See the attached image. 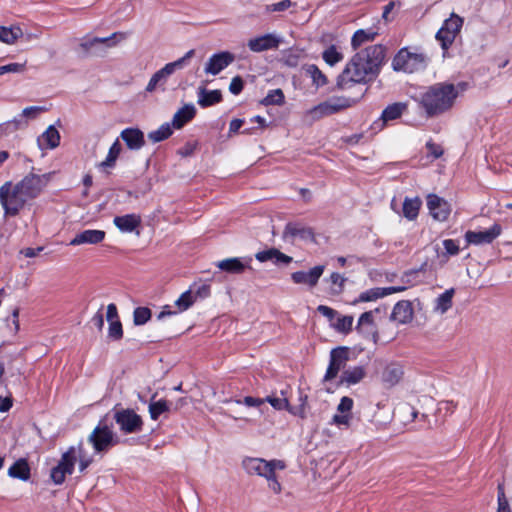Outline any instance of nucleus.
Listing matches in <instances>:
<instances>
[{
	"mask_svg": "<svg viewBox=\"0 0 512 512\" xmlns=\"http://www.w3.org/2000/svg\"><path fill=\"white\" fill-rule=\"evenodd\" d=\"M426 147L428 149V152L434 156V158H439L443 154V149L432 142H427Z\"/></svg>",
	"mask_w": 512,
	"mask_h": 512,
	"instance_id": "774afa93",
	"label": "nucleus"
},
{
	"mask_svg": "<svg viewBox=\"0 0 512 512\" xmlns=\"http://www.w3.org/2000/svg\"><path fill=\"white\" fill-rule=\"evenodd\" d=\"M454 294V288L447 289L445 292L440 294L435 299L433 311L441 315L446 313L452 307Z\"/></svg>",
	"mask_w": 512,
	"mask_h": 512,
	"instance_id": "2f4dec72",
	"label": "nucleus"
},
{
	"mask_svg": "<svg viewBox=\"0 0 512 512\" xmlns=\"http://www.w3.org/2000/svg\"><path fill=\"white\" fill-rule=\"evenodd\" d=\"M243 87L244 83L242 78L240 76H236L232 78L230 82L229 91L234 95H238L243 90Z\"/></svg>",
	"mask_w": 512,
	"mask_h": 512,
	"instance_id": "e2e57ef3",
	"label": "nucleus"
},
{
	"mask_svg": "<svg viewBox=\"0 0 512 512\" xmlns=\"http://www.w3.org/2000/svg\"><path fill=\"white\" fill-rule=\"evenodd\" d=\"M354 101L344 96H335L324 102L315 105L304 113L305 121L309 123L316 122L324 117L336 114L346 108L351 107Z\"/></svg>",
	"mask_w": 512,
	"mask_h": 512,
	"instance_id": "20e7f679",
	"label": "nucleus"
},
{
	"mask_svg": "<svg viewBox=\"0 0 512 512\" xmlns=\"http://www.w3.org/2000/svg\"><path fill=\"white\" fill-rule=\"evenodd\" d=\"M19 313L20 309L16 307L13 309L11 316L7 318V327L14 335L20 330Z\"/></svg>",
	"mask_w": 512,
	"mask_h": 512,
	"instance_id": "3c124183",
	"label": "nucleus"
},
{
	"mask_svg": "<svg viewBox=\"0 0 512 512\" xmlns=\"http://www.w3.org/2000/svg\"><path fill=\"white\" fill-rule=\"evenodd\" d=\"M497 512H512L505 496L502 485L498 486V511Z\"/></svg>",
	"mask_w": 512,
	"mask_h": 512,
	"instance_id": "bf43d9fd",
	"label": "nucleus"
},
{
	"mask_svg": "<svg viewBox=\"0 0 512 512\" xmlns=\"http://www.w3.org/2000/svg\"><path fill=\"white\" fill-rule=\"evenodd\" d=\"M291 5H292V2L290 0H282L280 2L268 5L267 10L271 11V12H280V11H284V10L290 8Z\"/></svg>",
	"mask_w": 512,
	"mask_h": 512,
	"instance_id": "69168bd1",
	"label": "nucleus"
},
{
	"mask_svg": "<svg viewBox=\"0 0 512 512\" xmlns=\"http://www.w3.org/2000/svg\"><path fill=\"white\" fill-rule=\"evenodd\" d=\"M322 57L329 66H334L343 60V54L338 51L334 45H331L325 49L322 53Z\"/></svg>",
	"mask_w": 512,
	"mask_h": 512,
	"instance_id": "a19ab883",
	"label": "nucleus"
},
{
	"mask_svg": "<svg viewBox=\"0 0 512 512\" xmlns=\"http://www.w3.org/2000/svg\"><path fill=\"white\" fill-rule=\"evenodd\" d=\"M255 258L259 262L272 261L275 264H289L292 262V257L282 253L276 248H270L264 251H259L255 254Z\"/></svg>",
	"mask_w": 512,
	"mask_h": 512,
	"instance_id": "a878e982",
	"label": "nucleus"
},
{
	"mask_svg": "<svg viewBox=\"0 0 512 512\" xmlns=\"http://www.w3.org/2000/svg\"><path fill=\"white\" fill-rule=\"evenodd\" d=\"M113 223L121 232L128 233L132 232L140 225L141 217L136 214L116 216L113 219Z\"/></svg>",
	"mask_w": 512,
	"mask_h": 512,
	"instance_id": "bb28decb",
	"label": "nucleus"
},
{
	"mask_svg": "<svg viewBox=\"0 0 512 512\" xmlns=\"http://www.w3.org/2000/svg\"><path fill=\"white\" fill-rule=\"evenodd\" d=\"M413 318V308L409 301H399L395 304L390 319L397 324L409 323Z\"/></svg>",
	"mask_w": 512,
	"mask_h": 512,
	"instance_id": "393cba45",
	"label": "nucleus"
},
{
	"mask_svg": "<svg viewBox=\"0 0 512 512\" xmlns=\"http://www.w3.org/2000/svg\"><path fill=\"white\" fill-rule=\"evenodd\" d=\"M442 244L445 250L444 255L446 256H455L460 251L458 242L453 239H445Z\"/></svg>",
	"mask_w": 512,
	"mask_h": 512,
	"instance_id": "13d9d810",
	"label": "nucleus"
},
{
	"mask_svg": "<svg viewBox=\"0 0 512 512\" xmlns=\"http://www.w3.org/2000/svg\"><path fill=\"white\" fill-rule=\"evenodd\" d=\"M22 36L23 31L19 26H0V41L5 44H14Z\"/></svg>",
	"mask_w": 512,
	"mask_h": 512,
	"instance_id": "c9c22d12",
	"label": "nucleus"
},
{
	"mask_svg": "<svg viewBox=\"0 0 512 512\" xmlns=\"http://www.w3.org/2000/svg\"><path fill=\"white\" fill-rule=\"evenodd\" d=\"M284 94L281 89L270 90L266 97L262 100V104L268 105H282L284 103Z\"/></svg>",
	"mask_w": 512,
	"mask_h": 512,
	"instance_id": "49530a36",
	"label": "nucleus"
},
{
	"mask_svg": "<svg viewBox=\"0 0 512 512\" xmlns=\"http://www.w3.org/2000/svg\"><path fill=\"white\" fill-rule=\"evenodd\" d=\"M194 53L195 51L191 49L183 57L176 61L167 63L163 68L155 72L146 86V91L151 93L158 88L165 90V84L167 83L168 78L175 71L183 69L187 64V61L193 57Z\"/></svg>",
	"mask_w": 512,
	"mask_h": 512,
	"instance_id": "0eeeda50",
	"label": "nucleus"
},
{
	"mask_svg": "<svg viewBox=\"0 0 512 512\" xmlns=\"http://www.w3.org/2000/svg\"><path fill=\"white\" fill-rule=\"evenodd\" d=\"M8 475L12 478L27 481L30 478V467L26 459H18L8 469Z\"/></svg>",
	"mask_w": 512,
	"mask_h": 512,
	"instance_id": "473e14b6",
	"label": "nucleus"
},
{
	"mask_svg": "<svg viewBox=\"0 0 512 512\" xmlns=\"http://www.w3.org/2000/svg\"><path fill=\"white\" fill-rule=\"evenodd\" d=\"M406 109V105L403 103H394L387 106L382 112V119L387 122L391 120H395L399 118L404 110Z\"/></svg>",
	"mask_w": 512,
	"mask_h": 512,
	"instance_id": "58836bf2",
	"label": "nucleus"
},
{
	"mask_svg": "<svg viewBox=\"0 0 512 512\" xmlns=\"http://www.w3.org/2000/svg\"><path fill=\"white\" fill-rule=\"evenodd\" d=\"M351 350L348 347L340 346L330 351V361L323 381L329 382L335 379L350 360Z\"/></svg>",
	"mask_w": 512,
	"mask_h": 512,
	"instance_id": "f8f14e48",
	"label": "nucleus"
},
{
	"mask_svg": "<svg viewBox=\"0 0 512 512\" xmlns=\"http://www.w3.org/2000/svg\"><path fill=\"white\" fill-rule=\"evenodd\" d=\"M427 207L432 218L444 222L451 214V205L443 198L430 194L427 196Z\"/></svg>",
	"mask_w": 512,
	"mask_h": 512,
	"instance_id": "dca6fc26",
	"label": "nucleus"
},
{
	"mask_svg": "<svg viewBox=\"0 0 512 512\" xmlns=\"http://www.w3.org/2000/svg\"><path fill=\"white\" fill-rule=\"evenodd\" d=\"M281 43L279 36L273 33L264 34L251 38L247 42L248 48L255 53L277 49Z\"/></svg>",
	"mask_w": 512,
	"mask_h": 512,
	"instance_id": "f3484780",
	"label": "nucleus"
},
{
	"mask_svg": "<svg viewBox=\"0 0 512 512\" xmlns=\"http://www.w3.org/2000/svg\"><path fill=\"white\" fill-rule=\"evenodd\" d=\"M386 57V48L376 44L356 53L346 64L338 76L337 87L341 90L353 84L366 83L373 80L380 72Z\"/></svg>",
	"mask_w": 512,
	"mask_h": 512,
	"instance_id": "f03ea898",
	"label": "nucleus"
},
{
	"mask_svg": "<svg viewBox=\"0 0 512 512\" xmlns=\"http://www.w3.org/2000/svg\"><path fill=\"white\" fill-rule=\"evenodd\" d=\"M353 399L347 396L341 398L340 403L337 406V412L351 414L353 408Z\"/></svg>",
	"mask_w": 512,
	"mask_h": 512,
	"instance_id": "680f3d73",
	"label": "nucleus"
},
{
	"mask_svg": "<svg viewBox=\"0 0 512 512\" xmlns=\"http://www.w3.org/2000/svg\"><path fill=\"white\" fill-rule=\"evenodd\" d=\"M151 310L147 307H138L133 312V321L137 326L146 324L151 318Z\"/></svg>",
	"mask_w": 512,
	"mask_h": 512,
	"instance_id": "de8ad7c7",
	"label": "nucleus"
},
{
	"mask_svg": "<svg viewBox=\"0 0 512 512\" xmlns=\"http://www.w3.org/2000/svg\"><path fill=\"white\" fill-rule=\"evenodd\" d=\"M196 114L193 104H186L179 109L173 116L172 125L176 129L182 128L187 122L191 121Z\"/></svg>",
	"mask_w": 512,
	"mask_h": 512,
	"instance_id": "c85d7f7f",
	"label": "nucleus"
},
{
	"mask_svg": "<svg viewBox=\"0 0 512 512\" xmlns=\"http://www.w3.org/2000/svg\"><path fill=\"white\" fill-rule=\"evenodd\" d=\"M24 70V65L19 63H10L4 66H0V75L5 73H17Z\"/></svg>",
	"mask_w": 512,
	"mask_h": 512,
	"instance_id": "0e129e2a",
	"label": "nucleus"
},
{
	"mask_svg": "<svg viewBox=\"0 0 512 512\" xmlns=\"http://www.w3.org/2000/svg\"><path fill=\"white\" fill-rule=\"evenodd\" d=\"M502 232L499 224H493L489 229L484 231H467L465 240L469 245H483L492 243Z\"/></svg>",
	"mask_w": 512,
	"mask_h": 512,
	"instance_id": "2eb2a0df",
	"label": "nucleus"
},
{
	"mask_svg": "<svg viewBox=\"0 0 512 512\" xmlns=\"http://www.w3.org/2000/svg\"><path fill=\"white\" fill-rule=\"evenodd\" d=\"M265 479L267 480L269 489L274 494H280L281 493L282 485L280 484V482L277 479L276 470H273L271 472V476H267V477H265Z\"/></svg>",
	"mask_w": 512,
	"mask_h": 512,
	"instance_id": "052dcab7",
	"label": "nucleus"
},
{
	"mask_svg": "<svg viewBox=\"0 0 512 512\" xmlns=\"http://www.w3.org/2000/svg\"><path fill=\"white\" fill-rule=\"evenodd\" d=\"M252 257L226 258L216 263V267L231 274H241L245 269L251 268Z\"/></svg>",
	"mask_w": 512,
	"mask_h": 512,
	"instance_id": "6ab92c4d",
	"label": "nucleus"
},
{
	"mask_svg": "<svg viewBox=\"0 0 512 512\" xmlns=\"http://www.w3.org/2000/svg\"><path fill=\"white\" fill-rule=\"evenodd\" d=\"M262 400H265V403L268 402L271 404V406L276 410L286 409L292 414H297L293 408L290 407L286 397L267 396L266 398H262Z\"/></svg>",
	"mask_w": 512,
	"mask_h": 512,
	"instance_id": "a18cd8bd",
	"label": "nucleus"
},
{
	"mask_svg": "<svg viewBox=\"0 0 512 512\" xmlns=\"http://www.w3.org/2000/svg\"><path fill=\"white\" fill-rule=\"evenodd\" d=\"M46 111L44 107L41 106H30L23 109L22 113L20 114L23 119L25 120H31L38 117V115L42 112Z\"/></svg>",
	"mask_w": 512,
	"mask_h": 512,
	"instance_id": "6e6d98bb",
	"label": "nucleus"
},
{
	"mask_svg": "<svg viewBox=\"0 0 512 512\" xmlns=\"http://www.w3.org/2000/svg\"><path fill=\"white\" fill-rule=\"evenodd\" d=\"M106 318L108 322L119 320L118 311L115 304L111 303L107 306Z\"/></svg>",
	"mask_w": 512,
	"mask_h": 512,
	"instance_id": "338daca9",
	"label": "nucleus"
},
{
	"mask_svg": "<svg viewBox=\"0 0 512 512\" xmlns=\"http://www.w3.org/2000/svg\"><path fill=\"white\" fill-rule=\"evenodd\" d=\"M352 420V414L346 413H337L332 418V424L337 425L338 427L349 428Z\"/></svg>",
	"mask_w": 512,
	"mask_h": 512,
	"instance_id": "4d7b16f0",
	"label": "nucleus"
},
{
	"mask_svg": "<svg viewBox=\"0 0 512 512\" xmlns=\"http://www.w3.org/2000/svg\"><path fill=\"white\" fill-rule=\"evenodd\" d=\"M126 38L127 34L124 32H115L108 37L85 36L81 39L79 46L86 54L104 56L109 48L115 47Z\"/></svg>",
	"mask_w": 512,
	"mask_h": 512,
	"instance_id": "39448f33",
	"label": "nucleus"
},
{
	"mask_svg": "<svg viewBox=\"0 0 512 512\" xmlns=\"http://www.w3.org/2000/svg\"><path fill=\"white\" fill-rule=\"evenodd\" d=\"M170 409L166 400H158L149 404V414L152 420H157L161 414L168 412Z\"/></svg>",
	"mask_w": 512,
	"mask_h": 512,
	"instance_id": "c03bdc74",
	"label": "nucleus"
},
{
	"mask_svg": "<svg viewBox=\"0 0 512 512\" xmlns=\"http://www.w3.org/2000/svg\"><path fill=\"white\" fill-rule=\"evenodd\" d=\"M305 71L311 77L312 82L316 87H322L328 83L327 77L316 65H307L305 67Z\"/></svg>",
	"mask_w": 512,
	"mask_h": 512,
	"instance_id": "ea45409f",
	"label": "nucleus"
},
{
	"mask_svg": "<svg viewBox=\"0 0 512 512\" xmlns=\"http://www.w3.org/2000/svg\"><path fill=\"white\" fill-rule=\"evenodd\" d=\"M172 134V128L169 123L162 124L157 130L151 131L148 138L154 142H160L167 139Z\"/></svg>",
	"mask_w": 512,
	"mask_h": 512,
	"instance_id": "79ce46f5",
	"label": "nucleus"
},
{
	"mask_svg": "<svg viewBox=\"0 0 512 512\" xmlns=\"http://www.w3.org/2000/svg\"><path fill=\"white\" fill-rule=\"evenodd\" d=\"M421 204L422 202L419 197H406L402 207L404 217L408 220H415L418 216Z\"/></svg>",
	"mask_w": 512,
	"mask_h": 512,
	"instance_id": "f704fd0d",
	"label": "nucleus"
},
{
	"mask_svg": "<svg viewBox=\"0 0 512 512\" xmlns=\"http://www.w3.org/2000/svg\"><path fill=\"white\" fill-rule=\"evenodd\" d=\"M27 120L23 119L21 115L15 117L13 120L8 121L0 126L1 129H5L8 132H14L19 129H23L27 126Z\"/></svg>",
	"mask_w": 512,
	"mask_h": 512,
	"instance_id": "09e8293b",
	"label": "nucleus"
},
{
	"mask_svg": "<svg viewBox=\"0 0 512 512\" xmlns=\"http://www.w3.org/2000/svg\"><path fill=\"white\" fill-rule=\"evenodd\" d=\"M50 179V173H29L18 182L6 181L2 184L0 204L4 217L17 216L26 204L42 194Z\"/></svg>",
	"mask_w": 512,
	"mask_h": 512,
	"instance_id": "f257e3e1",
	"label": "nucleus"
},
{
	"mask_svg": "<svg viewBox=\"0 0 512 512\" xmlns=\"http://www.w3.org/2000/svg\"><path fill=\"white\" fill-rule=\"evenodd\" d=\"M324 272V266L318 265L311 268L308 272L305 271H297L291 274V278L296 284H304L309 287H314L319 278L322 276Z\"/></svg>",
	"mask_w": 512,
	"mask_h": 512,
	"instance_id": "4be33fe9",
	"label": "nucleus"
},
{
	"mask_svg": "<svg viewBox=\"0 0 512 512\" xmlns=\"http://www.w3.org/2000/svg\"><path fill=\"white\" fill-rule=\"evenodd\" d=\"M108 336L113 340H119L123 336V329L120 320L109 322Z\"/></svg>",
	"mask_w": 512,
	"mask_h": 512,
	"instance_id": "5fc2aeb1",
	"label": "nucleus"
},
{
	"mask_svg": "<svg viewBox=\"0 0 512 512\" xmlns=\"http://www.w3.org/2000/svg\"><path fill=\"white\" fill-rule=\"evenodd\" d=\"M403 374L404 371L402 365L396 362H392L384 367L381 374V379L386 387L391 388L401 381Z\"/></svg>",
	"mask_w": 512,
	"mask_h": 512,
	"instance_id": "b1692460",
	"label": "nucleus"
},
{
	"mask_svg": "<svg viewBox=\"0 0 512 512\" xmlns=\"http://www.w3.org/2000/svg\"><path fill=\"white\" fill-rule=\"evenodd\" d=\"M429 58L421 52H412L408 48L398 51L392 60V67L395 71L414 73L426 68Z\"/></svg>",
	"mask_w": 512,
	"mask_h": 512,
	"instance_id": "423d86ee",
	"label": "nucleus"
},
{
	"mask_svg": "<svg viewBox=\"0 0 512 512\" xmlns=\"http://www.w3.org/2000/svg\"><path fill=\"white\" fill-rule=\"evenodd\" d=\"M106 233L103 230L87 229L77 233L69 242L71 246L84 244L96 245L105 239Z\"/></svg>",
	"mask_w": 512,
	"mask_h": 512,
	"instance_id": "aec40b11",
	"label": "nucleus"
},
{
	"mask_svg": "<svg viewBox=\"0 0 512 512\" xmlns=\"http://www.w3.org/2000/svg\"><path fill=\"white\" fill-rule=\"evenodd\" d=\"M96 452H103L118 443L111 427L100 423L97 425L88 438Z\"/></svg>",
	"mask_w": 512,
	"mask_h": 512,
	"instance_id": "9b49d317",
	"label": "nucleus"
},
{
	"mask_svg": "<svg viewBox=\"0 0 512 512\" xmlns=\"http://www.w3.org/2000/svg\"><path fill=\"white\" fill-rule=\"evenodd\" d=\"M121 153V145L117 139L110 147L108 154L102 162L99 163V168H112L115 166L116 160Z\"/></svg>",
	"mask_w": 512,
	"mask_h": 512,
	"instance_id": "4c0bfd02",
	"label": "nucleus"
},
{
	"mask_svg": "<svg viewBox=\"0 0 512 512\" xmlns=\"http://www.w3.org/2000/svg\"><path fill=\"white\" fill-rule=\"evenodd\" d=\"M405 289H406L405 286H392V287H385V288H379V287L372 288V289H369V290H366V291L362 292L358 296V298H356L353 301V304L355 305V304L360 303V302L375 301V300H377L379 298H382L384 296L404 291Z\"/></svg>",
	"mask_w": 512,
	"mask_h": 512,
	"instance_id": "412c9836",
	"label": "nucleus"
},
{
	"mask_svg": "<svg viewBox=\"0 0 512 512\" xmlns=\"http://www.w3.org/2000/svg\"><path fill=\"white\" fill-rule=\"evenodd\" d=\"M377 34L378 33L376 31H374L373 29L357 30L351 39V45H352L353 49H358L364 43L373 41L375 39V37L377 36Z\"/></svg>",
	"mask_w": 512,
	"mask_h": 512,
	"instance_id": "e433bc0d",
	"label": "nucleus"
},
{
	"mask_svg": "<svg viewBox=\"0 0 512 512\" xmlns=\"http://www.w3.org/2000/svg\"><path fill=\"white\" fill-rule=\"evenodd\" d=\"M37 142L41 149H54L60 143V134L53 125H50L38 138Z\"/></svg>",
	"mask_w": 512,
	"mask_h": 512,
	"instance_id": "cd10ccee",
	"label": "nucleus"
},
{
	"mask_svg": "<svg viewBox=\"0 0 512 512\" xmlns=\"http://www.w3.org/2000/svg\"><path fill=\"white\" fill-rule=\"evenodd\" d=\"M458 91L453 84L437 83L422 93L420 104L427 116L433 117L449 110L457 98Z\"/></svg>",
	"mask_w": 512,
	"mask_h": 512,
	"instance_id": "7ed1b4c3",
	"label": "nucleus"
},
{
	"mask_svg": "<svg viewBox=\"0 0 512 512\" xmlns=\"http://www.w3.org/2000/svg\"><path fill=\"white\" fill-rule=\"evenodd\" d=\"M120 137L130 150H140L145 145L144 133L138 128H126Z\"/></svg>",
	"mask_w": 512,
	"mask_h": 512,
	"instance_id": "5701e85b",
	"label": "nucleus"
},
{
	"mask_svg": "<svg viewBox=\"0 0 512 512\" xmlns=\"http://www.w3.org/2000/svg\"><path fill=\"white\" fill-rule=\"evenodd\" d=\"M285 238H299L302 240H312L314 235L310 228L304 227L296 223H288L284 229Z\"/></svg>",
	"mask_w": 512,
	"mask_h": 512,
	"instance_id": "7c9ffc66",
	"label": "nucleus"
},
{
	"mask_svg": "<svg viewBox=\"0 0 512 512\" xmlns=\"http://www.w3.org/2000/svg\"><path fill=\"white\" fill-rule=\"evenodd\" d=\"M222 100V94L220 90H206L200 88L198 92V104L201 107L212 106L219 103Z\"/></svg>",
	"mask_w": 512,
	"mask_h": 512,
	"instance_id": "72a5a7b5",
	"label": "nucleus"
},
{
	"mask_svg": "<svg viewBox=\"0 0 512 512\" xmlns=\"http://www.w3.org/2000/svg\"><path fill=\"white\" fill-rule=\"evenodd\" d=\"M242 467L249 475L265 478L271 476L273 470H284L286 464L279 459L265 460L263 458L246 457L242 461Z\"/></svg>",
	"mask_w": 512,
	"mask_h": 512,
	"instance_id": "6e6552de",
	"label": "nucleus"
},
{
	"mask_svg": "<svg viewBox=\"0 0 512 512\" xmlns=\"http://www.w3.org/2000/svg\"><path fill=\"white\" fill-rule=\"evenodd\" d=\"M235 59V56L228 52L223 51L213 54L207 61L204 71L206 74L217 75L223 69L228 67Z\"/></svg>",
	"mask_w": 512,
	"mask_h": 512,
	"instance_id": "a211bd4d",
	"label": "nucleus"
},
{
	"mask_svg": "<svg viewBox=\"0 0 512 512\" xmlns=\"http://www.w3.org/2000/svg\"><path fill=\"white\" fill-rule=\"evenodd\" d=\"M75 446H71L65 453L62 454L61 459L57 466L52 468L50 478L56 485H61L66 478V475H71L74 471V466L77 461Z\"/></svg>",
	"mask_w": 512,
	"mask_h": 512,
	"instance_id": "9d476101",
	"label": "nucleus"
},
{
	"mask_svg": "<svg viewBox=\"0 0 512 512\" xmlns=\"http://www.w3.org/2000/svg\"><path fill=\"white\" fill-rule=\"evenodd\" d=\"M195 301L196 296H194L193 291L190 289L180 295L175 301V305L178 308V312H183L190 308Z\"/></svg>",
	"mask_w": 512,
	"mask_h": 512,
	"instance_id": "37998d69",
	"label": "nucleus"
},
{
	"mask_svg": "<svg viewBox=\"0 0 512 512\" xmlns=\"http://www.w3.org/2000/svg\"><path fill=\"white\" fill-rule=\"evenodd\" d=\"M463 25V19L452 13L451 16L444 21L441 28L436 33V39L444 51L452 45Z\"/></svg>",
	"mask_w": 512,
	"mask_h": 512,
	"instance_id": "1a4fd4ad",
	"label": "nucleus"
},
{
	"mask_svg": "<svg viewBox=\"0 0 512 512\" xmlns=\"http://www.w3.org/2000/svg\"><path fill=\"white\" fill-rule=\"evenodd\" d=\"M114 420L122 432L126 434L138 433L142 430L143 420L132 409H120L114 413Z\"/></svg>",
	"mask_w": 512,
	"mask_h": 512,
	"instance_id": "ddd939ff",
	"label": "nucleus"
},
{
	"mask_svg": "<svg viewBox=\"0 0 512 512\" xmlns=\"http://www.w3.org/2000/svg\"><path fill=\"white\" fill-rule=\"evenodd\" d=\"M353 322L354 318L352 316H343L337 319V322L335 323V328L339 332L347 333L351 331Z\"/></svg>",
	"mask_w": 512,
	"mask_h": 512,
	"instance_id": "864d4df0",
	"label": "nucleus"
},
{
	"mask_svg": "<svg viewBox=\"0 0 512 512\" xmlns=\"http://www.w3.org/2000/svg\"><path fill=\"white\" fill-rule=\"evenodd\" d=\"M234 402L238 405H245L247 407L261 408L265 404V400L262 398L245 396L243 399H235Z\"/></svg>",
	"mask_w": 512,
	"mask_h": 512,
	"instance_id": "603ef678",
	"label": "nucleus"
},
{
	"mask_svg": "<svg viewBox=\"0 0 512 512\" xmlns=\"http://www.w3.org/2000/svg\"><path fill=\"white\" fill-rule=\"evenodd\" d=\"M379 314H381L380 308L362 313L356 326L358 333L365 338L371 339L374 343L378 340L376 321Z\"/></svg>",
	"mask_w": 512,
	"mask_h": 512,
	"instance_id": "4468645a",
	"label": "nucleus"
},
{
	"mask_svg": "<svg viewBox=\"0 0 512 512\" xmlns=\"http://www.w3.org/2000/svg\"><path fill=\"white\" fill-rule=\"evenodd\" d=\"M366 376V370L363 366L350 367L343 371L340 383L347 386L355 385L362 381Z\"/></svg>",
	"mask_w": 512,
	"mask_h": 512,
	"instance_id": "c756f323",
	"label": "nucleus"
},
{
	"mask_svg": "<svg viewBox=\"0 0 512 512\" xmlns=\"http://www.w3.org/2000/svg\"><path fill=\"white\" fill-rule=\"evenodd\" d=\"M76 448L77 461H79V471L84 472L86 468L92 463V458L84 453L82 444H79Z\"/></svg>",
	"mask_w": 512,
	"mask_h": 512,
	"instance_id": "8fccbe9b",
	"label": "nucleus"
}]
</instances>
